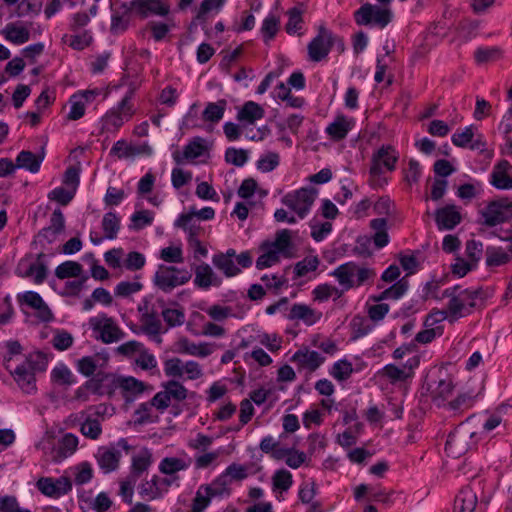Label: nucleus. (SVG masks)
Instances as JSON below:
<instances>
[{
	"label": "nucleus",
	"mask_w": 512,
	"mask_h": 512,
	"mask_svg": "<svg viewBox=\"0 0 512 512\" xmlns=\"http://www.w3.org/2000/svg\"><path fill=\"white\" fill-rule=\"evenodd\" d=\"M104 381H109L114 387L120 388L127 404L132 403L134 399L146 389L145 383L134 377L115 378L111 375H103L101 378L100 375H97L96 378L87 381L85 387L91 389L94 393L103 394L104 391L101 390V382Z\"/></svg>",
	"instance_id": "f257e3e1"
},
{
	"label": "nucleus",
	"mask_w": 512,
	"mask_h": 512,
	"mask_svg": "<svg viewBox=\"0 0 512 512\" xmlns=\"http://www.w3.org/2000/svg\"><path fill=\"white\" fill-rule=\"evenodd\" d=\"M397 160L398 155L395 149L390 145L382 146L376 153H374L370 167L372 184L375 186H381L386 183V180L381 177L383 173L382 167H385L388 171H393Z\"/></svg>",
	"instance_id": "f03ea898"
},
{
	"label": "nucleus",
	"mask_w": 512,
	"mask_h": 512,
	"mask_svg": "<svg viewBox=\"0 0 512 512\" xmlns=\"http://www.w3.org/2000/svg\"><path fill=\"white\" fill-rule=\"evenodd\" d=\"M191 274L186 269L160 265L154 275V284L163 292L169 293L176 287L187 283Z\"/></svg>",
	"instance_id": "7ed1b4c3"
},
{
	"label": "nucleus",
	"mask_w": 512,
	"mask_h": 512,
	"mask_svg": "<svg viewBox=\"0 0 512 512\" xmlns=\"http://www.w3.org/2000/svg\"><path fill=\"white\" fill-rule=\"evenodd\" d=\"M316 194L317 191L314 188H301L284 195L281 202L294 211L299 218L303 219L309 213L315 201Z\"/></svg>",
	"instance_id": "20e7f679"
},
{
	"label": "nucleus",
	"mask_w": 512,
	"mask_h": 512,
	"mask_svg": "<svg viewBox=\"0 0 512 512\" xmlns=\"http://www.w3.org/2000/svg\"><path fill=\"white\" fill-rule=\"evenodd\" d=\"M134 91V88H130L119 104L106 113L104 125L107 129H118L124 122L132 118L135 113L133 104L131 103Z\"/></svg>",
	"instance_id": "39448f33"
},
{
	"label": "nucleus",
	"mask_w": 512,
	"mask_h": 512,
	"mask_svg": "<svg viewBox=\"0 0 512 512\" xmlns=\"http://www.w3.org/2000/svg\"><path fill=\"white\" fill-rule=\"evenodd\" d=\"M89 323L92 329L99 333L98 338L105 344L118 342L125 336V333L113 318L108 317L106 314L91 318Z\"/></svg>",
	"instance_id": "423d86ee"
},
{
	"label": "nucleus",
	"mask_w": 512,
	"mask_h": 512,
	"mask_svg": "<svg viewBox=\"0 0 512 512\" xmlns=\"http://www.w3.org/2000/svg\"><path fill=\"white\" fill-rule=\"evenodd\" d=\"M179 479V477L173 478H161L157 475H153L149 480H143L138 486V493L142 499L152 501L161 498L164 493L168 491V488Z\"/></svg>",
	"instance_id": "0eeeda50"
},
{
	"label": "nucleus",
	"mask_w": 512,
	"mask_h": 512,
	"mask_svg": "<svg viewBox=\"0 0 512 512\" xmlns=\"http://www.w3.org/2000/svg\"><path fill=\"white\" fill-rule=\"evenodd\" d=\"M335 36L324 26H320L318 34L308 44L309 59L313 62H320L327 57L334 44Z\"/></svg>",
	"instance_id": "6e6552de"
},
{
	"label": "nucleus",
	"mask_w": 512,
	"mask_h": 512,
	"mask_svg": "<svg viewBox=\"0 0 512 512\" xmlns=\"http://www.w3.org/2000/svg\"><path fill=\"white\" fill-rule=\"evenodd\" d=\"M511 203L507 199L491 201L480 214L484 219L482 224L487 227H494L509 220Z\"/></svg>",
	"instance_id": "1a4fd4ad"
},
{
	"label": "nucleus",
	"mask_w": 512,
	"mask_h": 512,
	"mask_svg": "<svg viewBox=\"0 0 512 512\" xmlns=\"http://www.w3.org/2000/svg\"><path fill=\"white\" fill-rule=\"evenodd\" d=\"M391 11L381 9L371 4L362 5L355 13L354 18L358 25H368L374 22L381 28H384L391 21Z\"/></svg>",
	"instance_id": "9d476101"
},
{
	"label": "nucleus",
	"mask_w": 512,
	"mask_h": 512,
	"mask_svg": "<svg viewBox=\"0 0 512 512\" xmlns=\"http://www.w3.org/2000/svg\"><path fill=\"white\" fill-rule=\"evenodd\" d=\"M133 14L141 19L149 16L165 17L170 12V6L164 0H131L128 2Z\"/></svg>",
	"instance_id": "9b49d317"
},
{
	"label": "nucleus",
	"mask_w": 512,
	"mask_h": 512,
	"mask_svg": "<svg viewBox=\"0 0 512 512\" xmlns=\"http://www.w3.org/2000/svg\"><path fill=\"white\" fill-rule=\"evenodd\" d=\"M474 435L475 432L468 429L465 424H461L448 435L445 444L446 451L454 456L464 454L470 448V443L467 442V439L472 438Z\"/></svg>",
	"instance_id": "f8f14e48"
},
{
	"label": "nucleus",
	"mask_w": 512,
	"mask_h": 512,
	"mask_svg": "<svg viewBox=\"0 0 512 512\" xmlns=\"http://www.w3.org/2000/svg\"><path fill=\"white\" fill-rule=\"evenodd\" d=\"M420 360L417 355L409 357L402 366L387 364L383 368V375L392 383L397 381H405L414 375V369L419 366Z\"/></svg>",
	"instance_id": "ddd939ff"
},
{
	"label": "nucleus",
	"mask_w": 512,
	"mask_h": 512,
	"mask_svg": "<svg viewBox=\"0 0 512 512\" xmlns=\"http://www.w3.org/2000/svg\"><path fill=\"white\" fill-rule=\"evenodd\" d=\"M291 361L297 365L298 370L314 372L325 361V357L317 351L303 347L293 354Z\"/></svg>",
	"instance_id": "4468645a"
},
{
	"label": "nucleus",
	"mask_w": 512,
	"mask_h": 512,
	"mask_svg": "<svg viewBox=\"0 0 512 512\" xmlns=\"http://www.w3.org/2000/svg\"><path fill=\"white\" fill-rule=\"evenodd\" d=\"M432 296L440 299H443L445 297L450 298L447 305V310L452 320H457L461 317L470 314V310L467 309V307H465L463 297L459 294V286H454L445 289L441 297H438L435 294H432Z\"/></svg>",
	"instance_id": "2eb2a0df"
},
{
	"label": "nucleus",
	"mask_w": 512,
	"mask_h": 512,
	"mask_svg": "<svg viewBox=\"0 0 512 512\" xmlns=\"http://www.w3.org/2000/svg\"><path fill=\"white\" fill-rule=\"evenodd\" d=\"M122 454L114 446H101L98 448L95 458L104 473L115 471L119 467Z\"/></svg>",
	"instance_id": "dca6fc26"
},
{
	"label": "nucleus",
	"mask_w": 512,
	"mask_h": 512,
	"mask_svg": "<svg viewBox=\"0 0 512 512\" xmlns=\"http://www.w3.org/2000/svg\"><path fill=\"white\" fill-rule=\"evenodd\" d=\"M462 220L457 206L450 204L439 208L435 212V221L439 230H451Z\"/></svg>",
	"instance_id": "f3484780"
},
{
	"label": "nucleus",
	"mask_w": 512,
	"mask_h": 512,
	"mask_svg": "<svg viewBox=\"0 0 512 512\" xmlns=\"http://www.w3.org/2000/svg\"><path fill=\"white\" fill-rule=\"evenodd\" d=\"M19 301L37 311V317L43 322H49L53 319V314L48 305L43 301L42 297L34 291H27Z\"/></svg>",
	"instance_id": "a211bd4d"
},
{
	"label": "nucleus",
	"mask_w": 512,
	"mask_h": 512,
	"mask_svg": "<svg viewBox=\"0 0 512 512\" xmlns=\"http://www.w3.org/2000/svg\"><path fill=\"white\" fill-rule=\"evenodd\" d=\"M194 284L201 289L207 290L211 286H220L222 279L217 276L207 263H202L195 268Z\"/></svg>",
	"instance_id": "6ab92c4d"
},
{
	"label": "nucleus",
	"mask_w": 512,
	"mask_h": 512,
	"mask_svg": "<svg viewBox=\"0 0 512 512\" xmlns=\"http://www.w3.org/2000/svg\"><path fill=\"white\" fill-rule=\"evenodd\" d=\"M133 15L134 14L128 2H123L112 14L110 26L111 33L120 34L124 32L128 28Z\"/></svg>",
	"instance_id": "aec40b11"
},
{
	"label": "nucleus",
	"mask_w": 512,
	"mask_h": 512,
	"mask_svg": "<svg viewBox=\"0 0 512 512\" xmlns=\"http://www.w3.org/2000/svg\"><path fill=\"white\" fill-rule=\"evenodd\" d=\"M511 168L512 166L507 160L500 161L493 168L490 183L497 189H512V177L507 174Z\"/></svg>",
	"instance_id": "412c9836"
},
{
	"label": "nucleus",
	"mask_w": 512,
	"mask_h": 512,
	"mask_svg": "<svg viewBox=\"0 0 512 512\" xmlns=\"http://www.w3.org/2000/svg\"><path fill=\"white\" fill-rule=\"evenodd\" d=\"M152 462V452L148 448H142L132 456L131 471L128 476L138 480V478L149 469Z\"/></svg>",
	"instance_id": "4be33fe9"
},
{
	"label": "nucleus",
	"mask_w": 512,
	"mask_h": 512,
	"mask_svg": "<svg viewBox=\"0 0 512 512\" xmlns=\"http://www.w3.org/2000/svg\"><path fill=\"white\" fill-rule=\"evenodd\" d=\"M12 375L24 392L31 393L35 390V375L30 364L23 363L17 366Z\"/></svg>",
	"instance_id": "5701e85b"
},
{
	"label": "nucleus",
	"mask_w": 512,
	"mask_h": 512,
	"mask_svg": "<svg viewBox=\"0 0 512 512\" xmlns=\"http://www.w3.org/2000/svg\"><path fill=\"white\" fill-rule=\"evenodd\" d=\"M357 271V264L355 262H347L338 266L332 275L337 279L338 283L343 287V290H349L355 287L354 279Z\"/></svg>",
	"instance_id": "b1692460"
},
{
	"label": "nucleus",
	"mask_w": 512,
	"mask_h": 512,
	"mask_svg": "<svg viewBox=\"0 0 512 512\" xmlns=\"http://www.w3.org/2000/svg\"><path fill=\"white\" fill-rule=\"evenodd\" d=\"M1 33L7 41L15 45L24 44L30 39L29 29L19 23H8Z\"/></svg>",
	"instance_id": "393cba45"
},
{
	"label": "nucleus",
	"mask_w": 512,
	"mask_h": 512,
	"mask_svg": "<svg viewBox=\"0 0 512 512\" xmlns=\"http://www.w3.org/2000/svg\"><path fill=\"white\" fill-rule=\"evenodd\" d=\"M477 505L476 493L470 487L460 490L454 500V512H473Z\"/></svg>",
	"instance_id": "a878e982"
},
{
	"label": "nucleus",
	"mask_w": 512,
	"mask_h": 512,
	"mask_svg": "<svg viewBox=\"0 0 512 512\" xmlns=\"http://www.w3.org/2000/svg\"><path fill=\"white\" fill-rule=\"evenodd\" d=\"M175 227L183 229L188 233V239L199 237L203 231L196 219V212H188L181 214L174 223Z\"/></svg>",
	"instance_id": "bb28decb"
},
{
	"label": "nucleus",
	"mask_w": 512,
	"mask_h": 512,
	"mask_svg": "<svg viewBox=\"0 0 512 512\" xmlns=\"http://www.w3.org/2000/svg\"><path fill=\"white\" fill-rule=\"evenodd\" d=\"M77 446L78 438L71 433L65 434L59 441L57 448L54 450V454L52 456L53 460L60 462L71 456L76 451Z\"/></svg>",
	"instance_id": "cd10ccee"
},
{
	"label": "nucleus",
	"mask_w": 512,
	"mask_h": 512,
	"mask_svg": "<svg viewBox=\"0 0 512 512\" xmlns=\"http://www.w3.org/2000/svg\"><path fill=\"white\" fill-rule=\"evenodd\" d=\"M178 351L181 354H188L202 358L207 357L212 353V349L209 344H196L187 338H181L178 341Z\"/></svg>",
	"instance_id": "c85d7f7f"
},
{
	"label": "nucleus",
	"mask_w": 512,
	"mask_h": 512,
	"mask_svg": "<svg viewBox=\"0 0 512 512\" xmlns=\"http://www.w3.org/2000/svg\"><path fill=\"white\" fill-rule=\"evenodd\" d=\"M44 257V253H39L36 257V261L31 263L21 276L32 278L35 284H42L48 275L47 265L43 262Z\"/></svg>",
	"instance_id": "c756f323"
},
{
	"label": "nucleus",
	"mask_w": 512,
	"mask_h": 512,
	"mask_svg": "<svg viewBox=\"0 0 512 512\" xmlns=\"http://www.w3.org/2000/svg\"><path fill=\"white\" fill-rule=\"evenodd\" d=\"M264 115L265 111L258 103L254 101H248L244 103L242 108L238 111L237 120L253 124L255 121L262 119Z\"/></svg>",
	"instance_id": "7c9ffc66"
},
{
	"label": "nucleus",
	"mask_w": 512,
	"mask_h": 512,
	"mask_svg": "<svg viewBox=\"0 0 512 512\" xmlns=\"http://www.w3.org/2000/svg\"><path fill=\"white\" fill-rule=\"evenodd\" d=\"M352 124V121L348 120L346 117L338 116L332 123L327 126L326 132L332 139L342 140L351 130Z\"/></svg>",
	"instance_id": "2f4dec72"
},
{
	"label": "nucleus",
	"mask_w": 512,
	"mask_h": 512,
	"mask_svg": "<svg viewBox=\"0 0 512 512\" xmlns=\"http://www.w3.org/2000/svg\"><path fill=\"white\" fill-rule=\"evenodd\" d=\"M189 467V463L185 460L177 457H165L159 464V471L162 474L169 476L168 478L178 477L179 471L186 470Z\"/></svg>",
	"instance_id": "473e14b6"
},
{
	"label": "nucleus",
	"mask_w": 512,
	"mask_h": 512,
	"mask_svg": "<svg viewBox=\"0 0 512 512\" xmlns=\"http://www.w3.org/2000/svg\"><path fill=\"white\" fill-rule=\"evenodd\" d=\"M319 318L320 314L305 304H294L289 313V319L302 320L307 325L314 324Z\"/></svg>",
	"instance_id": "72a5a7b5"
},
{
	"label": "nucleus",
	"mask_w": 512,
	"mask_h": 512,
	"mask_svg": "<svg viewBox=\"0 0 512 512\" xmlns=\"http://www.w3.org/2000/svg\"><path fill=\"white\" fill-rule=\"evenodd\" d=\"M226 107L227 101L225 99L209 102L202 112V119L205 122L218 123L223 118Z\"/></svg>",
	"instance_id": "f704fd0d"
},
{
	"label": "nucleus",
	"mask_w": 512,
	"mask_h": 512,
	"mask_svg": "<svg viewBox=\"0 0 512 512\" xmlns=\"http://www.w3.org/2000/svg\"><path fill=\"white\" fill-rule=\"evenodd\" d=\"M43 161V156H37L31 151L23 150L16 158V168H24L31 173H37Z\"/></svg>",
	"instance_id": "c9c22d12"
},
{
	"label": "nucleus",
	"mask_w": 512,
	"mask_h": 512,
	"mask_svg": "<svg viewBox=\"0 0 512 512\" xmlns=\"http://www.w3.org/2000/svg\"><path fill=\"white\" fill-rule=\"evenodd\" d=\"M141 331L150 337H157L158 342H161L159 337L162 329V323L158 318L157 312L140 317Z\"/></svg>",
	"instance_id": "e433bc0d"
},
{
	"label": "nucleus",
	"mask_w": 512,
	"mask_h": 512,
	"mask_svg": "<svg viewBox=\"0 0 512 512\" xmlns=\"http://www.w3.org/2000/svg\"><path fill=\"white\" fill-rule=\"evenodd\" d=\"M204 145L202 144V139L198 138L194 141H191L188 143L183 150V153L180 154L179 152L173 153V159L176 163L180 164L184 160L187 159H195L199 156H201L204 152Z\"/></svg>",
	"instance_id": "4c0bfd02"
},
{
	"label": "nucleus",
	"mask_w": 512,
	"mask_h": 512,
	"mask_svg": "<svg viewBox=\"0 0 512 512\" xmlns=\"http://www.w3.org/2000/svg\"><path fill=\"white\" fill-rule=\"evenodd\" d=\"M55 276L61 280L84 276L83 266L76 261H65L56 267Z\"/></svg>",
	"instance_id": "58836bf2"
},
{
	"label": "nucleus",
	"mask_w": 512,
	"mask_h": 512,
	"mask_svg": "<svg viewBox=\"0 0 512 512\" xmlns=\"http://www.w3.org/2000/svg\"><path fill=\"white\" fill-rule=\"evenodd\" d=\"M370 227L375 231L373 236L374 244L377 248L385 247L389 242L387 233V221L385 218L373 219L370 222Z\"/></svg>",
	"instance_id": "ea45409f"
},
{
	"label": "nucleus",
	"mask_w": 512,
	"mask_h": 512,
	"mask_svg": "<svg viewBox=\"0 0 512 512\" xmlns=\"http://www.w3.org/2000/svg\"><path fill=\"white\" fill-rule=\"evenodd\" d=\"M102 229L107 239H115L120 230V218L115 212H107L102 219Z\"/></svg>",
	"instance_id": "a19ab883"
},
{
	"label": "nucleus",
	"mask_w": 512,
	"mask_h": 512,
	"mask_svg": "<svg viewBox=\"0 0 512 512\" xmlns=\"http://www.w3.org/2000/svg\"><path fill=\"white\" fill-rule=\"evenodd\" d=\"M145 148L146 146H133L128 144L125 140H118L114 143L110 153L116 155L120 159L129 158L143 153Z\"/></svg>",
	"instance_id": "79ce46f5"
},
{
	"label": "nucleus",
	"mask_w": 512,
	"mask_h": 512,
	"mask_svg": "<svg viewBox=\"0 0 512 512\" xmlns=\"http://www.w3.org/2000/svg\"><path fill=\"white\" fill-rule=\"evenodd\" d=\"M408 289V282L403 278L393 284L391 287L385 289L379 296L373 297L374 301H382L386 299L397 300L401 298Z\"/></svg>",
	"instance_id": "37998d69"
},
{
	"label": "nucleus",
	"mask_w": 512,
	"mask_h": 512,
	"mask_svg": "<svg viewBox=\"0 0 512 512\" xmlns=\"http://www.w3.org/2000/svg\"><path fill=\"white\" fill-rule=\"evenodd\" d=\"M212 263L226 277H234L241 272V269L235 264L234 260L232 258H226V256L215 254L212 258Z\"/></svg>",
	"instance_id": "c03bdc74"
},
{
	"label": "nucleus",
	"mask_w": 512,
	"mask_h": 512,
	"mask_svg": "<svg viewBox=\"0 0 512 512\" xmlns=\"http://www.w3.org/2000/svg\"><path fill=\"white\" fill-rule=\"evenodd\" d=\"M209 491L210 488H207L206 485L199 486L192 500L191 512H203L208 507L213 498Z\"/></svg>",
	"instance_id": "a18cd8bd"
},
{
	"label": "nucleus",
	"mask_w": 512,
	"mask_h": 512,
	"mask_svg": "<svg viewBox=\"0 0 512 512\" xmlns=\"http://www.w3.org/2000/svg\"><path fill=\"white\" fill-rule=\"evenodd\" d=\"M264 253L260 255L256 261L257 269H264L271 267L277 264L280 261V256L277 250H274L269 246L268 243H265L261 246Z\"/></svg>",
	"instance_id": "49530a36"
},
{
	"label": "nucleus",
	"mask_w": 512,
	"mask_h": 512,
	"mask_svg": "<svg viewBox=\"0 0 512 512\" xmlns=\"http://www.w3.org/2000/svg\"><path fill=\"white\" fill-rule=\"evenodd\" d=\"M162 386L170 401L175 400L180 402L185 400L188 396V390L178 381L170 380L163 383Z\"/></svg>",
	"instance_id": "de8ad7c7"
},
{
	"label": "nucleus",
	"mask_w": 512,
	"mask_h": 512,
	"mask_svg": "<svg viewBox=\"0 0 512 512\" xmlns=\"http://www.w3.org/2000/svg\"><path fill=\"white\" fill-rule=\"evenodd\" d=\"M502 56L503 51L496 46L479 47L474 53L475 60L479 64L499 60Z\"/></svg>",
	"instance_id": "09e8293b"
},
{
	"label": "nucleus",
	"mask_w": 512,
	"mask_h": 512,
	"mask_svg": "<svg viewBox=\"0 0 512 512\" xmlns=\"http://www.w3.org/2000/svg\"><path fill=\"white\" fill-rule=\"evenodd\" d=\"M280 20L279 17L275 15H268L261 27V33L263 35V39L265 43H268L272 40L279 30Z\"/></svg>",
	"instance_id": "8fccbe9b"
},
{
	"label": "nucleus",
	"mask_w": 512,
	"mask_h": 512,
	"mask_svg": "<svg viewBox=\"0 0 512 512\" xmlns=\"http://www.w3.org/2000/svg\"><path fill=\"white\" fill-rule=\"evenodd\" d=\"M268 244L274 250H277L279 254L284 253L287 256V251L291 247V232L288 229L278 231L275 241Z\"/></svg>",
	"instance_id": "3c124183"
},
{
	"label": "nucleus",
	"mask_w": 512,
	"mask_h": 512,
	"mask_svg": "<svg viewBox=\"0 0 512 512\" xmlns=\"http://www.w3.org/2000/svg\"><path fill=\"white\" fill-rule=\"evenodd\" d=\"M486 256L488 266H501L510 260V255L501 248H488Z\"/></svg>",
	"instance_id": "603ef678"
},
{
	"label": "nucleus",
	"mask_w": 512,
	"mask_h": 512,
	"mask_svg": "<svg viewBox=\"0 0 512 512\" xmlns=\"http://www.w3.org/2000/svg\"><path fill=\"white\" fill-rule=\"evenodd\" d=\"M161 315L169 327L181 326L185 322V313L182 309L165 308Z\"/></svg>",
	"instance_id": "864d4df0"
},
{
	"label": "nucleus",
	"mask_w": 512,
	"mask_h": 512,
	"mask_svg": "<svg viewBox=\"0 0 512 512\" xmlns=\"http://www.w3.org/2000/svg\"><path fill=\"white\" fill-rule=\"evenodd\" d=\"M81 433L90 439H98L102 433L100 422L97 419L87 417L81 425Z\"/></svg>",
	"instance_id": "5fc2aeb1"
},
{
	"label": "nucleus",
	"mask_w": 512,
	"mask_h": 512,
	"mask_svg": "<svg viewBox=\"0 0 512 512\" xmlns=\"http://www.w3.org/2000/svg\"><path fill=\"white\" fill-rule=\"evenodd\" d=\"M353 372L352 364L347 360H339L334 363L330 374L337 380L348 379Z\"/></svg>",
	"instance_id": "6e6d98bb"
},
{
	"label": "nucleus",
	"mask_w": 512,
	"mask_h": 512,
	"mask_svg": "<svg viewBox=\"0 0 512 512\" xmlns=\"http://www.w3.org/2000/svg\"><path fill=\"white\" fill-rule=\"evenodd\" d=\"M51 375L52 379L60 385L69 386L75 382L72 372L65 365L55 367Z\"/></svg>",
	"instance_id": "4d7b16f0"
},
{
	"label": "nucleus",
	"mask_w": 512,
	"mask_h": 512,
	"mask_svg": "<svg viewBox=\"0 0 512 512\" xmlns=\"http://www.w3.org/2000/svg\"><path fill=\"white\" fill-rule=\"evenodd\" d=\"M164 372L168 377L181 378L184 374V364L180 358H170L164 362Z\"/></svg>",
	"instance_id": "13d9d810"
},
{
	"label": "nucleus",
	"mask_w": 512,
	"mask_h": 512,
	"mask_svg": "<svg viewBox=\"0 0 512 512\" xmlns=\"http://www.w3.org/2000/svg\"><path fill=\"white\" fill-rule=\"evenodd\" d=\"M225 160L227 163L237 167L243 166L248 160V151L244 149L228 148L225 152Z\"/></svg>",
	"instance_id": "bf43d9fd"
},
{
	"label": "nucleus",
	"mask_w": 512,
	"mask_h": 512,
	"mask_svg": "<svg viewBox=\"0 0 512 512\" xmlns=\"http://www.w3.org/2000/svg\"><path fill=\"white\" fill-rule=\"evenodd\" d=\"M292 474L285 469L275 472L273 476V487L282 491H287L292 486Z\"/></svg>",
	"instance_id": "052dcab7"
},
{
	"label": "nucleus",
	"mask_w": 512,
	"mask_h": 512,
	"mask_svg": "<svg viewBox=\"0 0 512 512\" xmlns=\"http://www.w3.org/2000/svg\"><path fill=\"white\" fill-rule=\"evenodd\" d=\"M93 477V470L88 462H82L75 467L74 481L77 485L88 483Z\"/></svg>",
	"instance_id": "680f3d73"
},
{
	"label": "nucleus",
	"mask_w": 512,
	"mask_h": 512,
	"mask_svg": "<svg viewBox=\"0 0 512 512\" xmlns=\"http://www.w3.org/2000/svg\"><path fill=\"white\" fill-rule=\"evenodd\" d=\"M153 221V213L148 210H142L134 213L131 217L130 228L134 230L143 229Z\"/></svg>",
	"instance_id": "e2e57ef3"
},
{
	"label": "nucleus",
	"mask_w": 512,
	"mask_h": 512,
	"mask_svg": "<svg viewBox=\"0 0 512 512\" xmlns=\"http://www.w3.org/2000/svg\"><path fill=\"white\" fill-rule=\"evenodd\" d=\"M75 195V191L71 189H65L63 187H57L53 189L49 194L50 200L56 201L62 206L68 205Z\"/></svg>",
	"instance_id": "0e129e2a"
},
{
	"label": "nucleus",
	"mask_w": 512,
	"mask_h": 512,
	"mask_svg": "<svg viewBox=\"0 0 512 512\" xmlns=\"http://www.w3.org/2000/svg\"><path fill=\"white\" fill-rule=\"evenodd\" d=\"M152 408L153 407L150 402L141 403L134 412L135 423L138 425H143L146 423L154 422L155 419L151 415Z\"/></svg>",
	"instance_id": "69168bd1"
},
{
	"label": "nucleus",
	"mask_w": 512,
	"mask_h": 512,
	"mask_svg": "<svg viewBox=\"0 0 512 512\" xmlns=\"http://www.w3.org/2000/svg\"><path fill=\"white\" fill-rule=\"evenodd\" d=\"M137 480L129 476L120 482L119 495L123 502L131 505L133 503L134 487Z\"/></svg>",
	"instance_id": "338daca9"
},
{
	"label": "nucleus",
	"mask_w": 512,
	"mask_h": 512,
	"mask_svg": "<svg viewBox=\"0 0 512 512\" xmlns=\"http://www.w3.org/2000/svg\"><path fill=\"white\" fill-rule=\"evenodd\" d=\"M319 265V260L316 256H310L299 261L295 265V274L298 277L305 276L308 272L315 271Z\"/></svg>",
	"instance_id": "774afa93"
}]
</instances>
